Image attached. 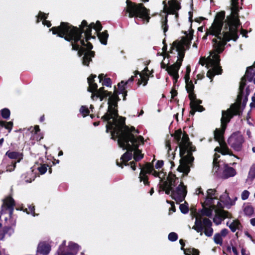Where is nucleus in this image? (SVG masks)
Listing matches in <instances>:
<instances>
[{"instance_id": "864d4df0", "label": "nucleus", "mask_w": 255, "mask_h": 255, "mask_svg": "<svg viewBox=\"0 0 255 255\" xmlns=\"http://www.w3.org/2000/svg\"><path fill=\"white\" fill-rule=\"evenodd\" d=\"M244 212L249 217L255 216V211L254 210V208H245Z\"/></svg>"}, {"instance_id": "2f4dec72", "label": "nucleus", "mask_w": 255, "mask_h": 255, "mask_svg": "<svg viewBox=\"0 0 255 255\" xmlns=\"http://www.w3.org/2000/svg\"><path fill=\"white\" fill-rule=\"evenodd\" d=\"M97 37H98L100 42L103 45L107 44V40L109 37V34L107 30H104L103 32H100L97 34Z\"/></svg>"}, {"instance_id": "7ed1b4c3", "label": "nucleus", "mask_w": 255, "mask_h": 255, "mask_svg": "<svg viewBox=\"0 0 255 255\" xmlns=\"http://www.w3.org/2000/svg\"><path fill=\"white\" fill-rule=\"evenodd\" d=\"M108 104V108L107 112L101 117V120L105 122H107L106 126V132L109 133L110 130L113 129L116 124L115 122L120 120V117L118 114V102L121 99L119 96L114 95L111 92V94L109 96Z\"/></svg>"}, {"instance_id": "412c9836", "label": "nucleus", "mask_w": 255, "mask_h": 255, "mask_svg": "<svg viewBox=\"0 0 255 255\" xmlns=\"http://www.w3.org/2000/svg\"><path fill=\"white\" fill-rule=\"evenodd\" d=\"M220 147H216L215 149V151L220 153L222 155H229L230 156H235L233 152L229 148L226 142H219Z\"/></svg>"}, {"instance_id": "3c124183", "label": "nucleus", "mask_w": 255, "mask_h": 255, "mask_svg": "<svg viewBox=\"0 0 255 255\" xmlns=\"http://www.w3.org/2000/svg\"><path fill=\"white\" fill-rule=\"evenodd\" d=\"M48 16V13H45L42 11H39L38 13V15L37 16V23L39 22V19L41 20L43 19V20H46Z\"/></svg>"}, {"instance_id": "052dcab7", "label": "nucleus", "mask_w": 255, "mask_h": 255, "mask_svg": "<svg viewBox=\"0 0 255 255\" xmlns=\"http://www.w3.org/2000/svg\"><path fill=\"white\" fill-rule=\"evenodd\" d=\"M191 72V67L190 66L187 65L186 68V73L184 76L185 80L188 81V80H190V73Z\"/></svg>"}, {"instance_id": "6ab92c4d", "label": "nucleus", "mask_w": 255, "mask_h": 255, "mask_svg": "<svg viewBox=\"0 0 255 255\" xmlns=\"http://www.w3.org/2000/svg\"><path fill=\"white\" fill-rule=\"evenodd\" d=\"M168 3L169 6L166 14H175L178 16V11L181 8L180 3L177 0H169Z\"/></svg>"}, {"instance_id": "f03ea898", "label": "nucleus", "mask_w": 255, "mask_h": 255, "mask_svg": "<svg viewBox=\"0 0 255 255\" xmlns=\"http://www.w3.org/2000/svg\"><path fill=\"white\" fill-rule=\"evenodd\" d=\"M126 118L120 117L119 120L115 122L116 126L113 129L110 130L111 139L116 140L118 138V143L119 147H125V144L129 143L130 142L131 146L134 149H137L139 147V142L144 143V138L141 135L136 136L139 133L138 129H135L133 126L128 127L126 124Z\"/></svg>"}, {"instance_id": "393cba45", "label": "nucleus", "mask_w": 255, "mask_h": 255, "mask_svg": "<svg viewBox=\"0 0 255 255\" xmlns=\"http://www.w3.org/2000/svg\"><path fill=\"white\" fill-rule=\"evenodd\" d=\"M96 77V75L92 74L87 79L89 84L88 91L92 93V94H93V92H96L95 91L98 89V85L95 82L94 80Z\"/></svg>"}, {"instance_id": "49530a36", "label": "nucleus", "mask_w": 255, "mask_h": 255, "mask_svg": "<svg viewBox=\"0 0 255 255\" xmlns=\"http://www.w3.org/2000/svg\"><path fill=\"white\" fill-rule=\"evenodd\" d=\"M184 252L185 255H199V251L193 248L186 249L184 250Z\"/></svg>"}, {"instance_id": "8fccbe9b", "label": "nucleus", "mask_w": 255, "mask_h": 255, "mask_svg": "<svg viewBox=\"0 0 255 255\" xmlns=\"http://www.w3.org/2000/svg\"><path fill=\"white\" fill-rule=\"evenodd\" d=\"M80 112L82 114L83 117L88 116L90 114V111L85 106H82L80 109Z\"/></svg>"}, {"instance_id": "79ce46f5", "label": "nucleus", "mask_w": 255, "mask_h": 255, "mask_svg": "<svg viewBox=\"0 0 255 255\" xmlns=\"http://www.w3.org/2000/svg\"><path fill=\"white\" fill-rule=\"evenodd\" d=\"M149 80V75H143L140 74V79H138L137 83V86L139 87L141 84L143 83V86H145L147 85Z\"/></svg>"}, {"instance_id": "09e8293b", "label": "nucleus", "mask_w": 255, "mask_h": 255, "mask_svg": "<svg viewBox=\"0 0 255 255\" xmlns=\"http://www.w3.org/2000/svg\"><path fill=\"white\" fill-rule=\"evenodd\" d=\"M210 66L213 67L212 69L215 72L216 75H220L222 73L223 70L222 67L220 66V64L219 65H211Z\"/></svg>"}, {"instance_id": "473e14b6", "label": "nucleus", "mask_w": 255, "mask_h": 255, "mask_svg": "<svg viewBox=\"0 0 255 255\" xmlns=\"http://www.w3.org/2000/svg\"><path fill=\"white\" fill-rule=\"evenodd\" d=\"M180 68V67L177 66L175 63H174L173 64L167 66L166 68V71H167L168 74L170 76H173V75L175 74H178V71Z\"/></svg>"}, {"instance_id": "1a4fd4ad", "label": "nucleus", "mask_w": 255, "mask_h": 255, "mask_svg": "<svg viewBox=\"0 0 255 255\" xmlns=\"http://www.w3.org/2000/svg\"><path fill=\"white\" fill-rule=\"evenodd\" d=\"M225 11H221L218 12L215 16L214 21L211 27L207 29L206 33L207 35H215L218 39H221V31L224 25V21L225 18Z\"/></svg>"}, {"instance_id": "c03bdc74", "label": "nucleus", "mask_w": 255, "mask_h": 255, "mask_svg": "<svg viewBox=\"0 0 255 255\" xmlns=\"http://www.w3.org/2000/svg\"><path fill=\"white\" fill-rule=\"evenodd\" d=\"M0 112L1 113V116L3 119L8 120L9 118L10 111L8 109L3 108L0 111Z\"/></svg>"}, {"instance_id": "58836bf2", "label": "nucleus", "mask_w": 255, "mask_h": 255, "mask_svg": "<svg viewBox=\"0 0 255 255\" xmlns=\"http://www.w3.org/2000/svg\"><path fill=\"white\" fill-rule=\"evenodd\" d=\"M133 159L135 162L140 161L143 157V154L141 153V151L137 148L134 149Z\"/></svg>"}, {"instance_id": "c9c22d12", "label": "nucleus", "mask_w": 255, "mask_h": 255, "mask_svg": "<svg viewBox=\"0 0 255 255\" xmlns=\"http://www.w3.org/2000/svg\"><path fill=\"white\" fill-rule=\"evenodd\" d=\"M229 227L232 232H235L237 230H240L242 225L239 220H235L229 224Z\"/></svg>"}, {"instance_id": "ddd939ff", "label": "nucleus", "mask_w": 255, "mask_h": 255, "mask_svg": "<svg viewBox=\"0 0 255 255\" xmlns=\"http://www.w3.org/2000/svg\"><path fill=\"white\" fill-rule=\"evenodd\" d=\"M120 147L122 148L123 150H127V151L122 155L120 158L121 161L119 162L118 160L116 161L117 165L123 168L124 165H129L128 162L132 158V152L133 151L134 148H133V146H131L130 143H127L126 144H125V147Z\"/></svg>"}, {"instance_id": "7c9ffc66", "label": "nucleus", "mask_w": 255, "mask_h": 255, "mask_svg": "<svg viewBox=\"0 0 255 255\" xmlns=\"http://www.w3.org/2000/svg\"><path fill=\"white\" fill-rule=\"evenodd\" d=\"M173 44L176 46L178 57L183 59L185 56V50L184 46L177 41H174Z\"/></svg>"}, {"instance_id": "4d7b16f0", "label": "nucleus", "mask_w": 255, "mask_h": 255, "mask_svg": "<svg viewBox=\"0 0 255 255\" xmlns=\"http://www.w3.org/2000/svg\"><path fill=\"white\" fill-rule=\"evenodd\" d=\"M125 82L124 81H122L121 82L119 83L118 84V87L119 89V91L120 93H123V92L127 91L126 86L127 85H124Z\"/></svg>"}, {"instance_id": "680f3d73", "label": "nucleus", "mask_w": 255, "mask_h": 255, "mask_svg": "<svg viewBox=\"0 0 255 255\" xmlns=\"http://www.w3.org/2000/svg\"><path fill=\"white\" fill-rule=\"evenodd\" d=\"M177 235L174 232L170 233L168 235V239L171 241H175L177 240Z\"/></svg>"}, {"instance_id": "a19ab883", "label": "nucleus", "mask_w": 255, "mask_h": 255, "mask_svg": "<svg viewBox=\"0 0 255 255\" xmlns=\"http://www.w3.org/2000/svg\"><path fill=\"white\" fill-rule=\"evenodd\" d=\"M167 18H168V15L166 14L164 18H162V21H161V24H162L161 27L163 30L164 34L165 36L166 35V32L168 30V25L167 24V22H168Z\"/></svg>"}, {"instance_id": "c85d7f7f", "label": "nucleus", "mask_w": 255, "mask_h": 255, "mask_svg": "<svg viewBox=\"0 0 255 255\" xmlns=\"http://www.w3.org/2000/svg\"><path fill=\"white\" fill-rule=\"evenodd\" d=\"M51 250V247L48 244L44 242L40 243L39 244L37 252L43 255H47Z\"/></svg>"}, {"instance_id": "4468645a", "label": "nucleus", "mask_w": 255, "mask_h": 255, "mask_svg": "<svg viewBox=\"0 0 255 255\" xmlns=\"http://www.w3.org/2000/svg\"><path fill=\"white\" fill-rule=\"evenodd\" d=\"M187 192V186L184 185L183 181H181L176 189L171 191L170 193L172 198L176 203L180 204L184 200Z\"/></svg>"}, {"instance_id": "6e6d98bb", "label": "nucleus", "mask_w": 255, "mask_h": 255, "mask_svg": "<svg viewBox=\"0 0 255 255\" xmlns=\"http://www.w3.org/2000/svg\"><path fill=\"white\" fill-rule=\"evenodd\" d=\"M101 83L103 86L110 87L112 86V82L110 78H105Z\"/></svg>"}, {"instance_id": "dca6fc26", "label": "nucleus", "mask_w": 255, "mask_h": 255, "mask_svg": "<svg viewBox=\"0 0 255 255\" xmlns=\"http://www.w3.org/2000/svg\"><path fill=\"white\" fill-rule=\"evenodd\" d=\"M244 139L242 135L233 133L228 140V144L237 151H240L242 149Z\"/></svg>"}, {"instance_id": "aec40b11", "label": "nucleus", "mask_w": 255, "mask_h": 255, "mask_svg": "<svg viewBox=\"0 0 255 255\" xmlns=\"http://www.w3.org/2000/svg\"><path fill=\"white\" fill-rule=\"evenodd\" d=\"M95 92H93V94L91 95V98L93 100H96L99 98L101 101H102L111 94V92L105 90L104 87L98 89Z\"/></svg>"}, {"instance_id": "423d86ee", "label": "nucleus", "mask_w": 255, "mask_h": 255, "mask_svg": "<svg viewBox=\"0 0 255 255\" xmlns=\"http://www.w3.org/2000/svg\"><path fill=\"white\" fill-rule=\"evenodd\" d=\"M126 3L125 10L128 13L129 18L139 17L146 23L149 22L150 10L145 7L142 3H136L130 0H127Z\"/></svg>"}, {"instance_id": "6e6552de", "label": "nucleus", "mask_w": 255, "mask_h": 255, "mask_svg": "<svg viewBox=\"0 0 255 255\" xmlns=\"http://www.w3.org/2000/svg\"><path fill=\"white\" fill-rule=\"evenodd\" d=\"M232 13L230 15L227 16L225 20L224 30H232L238 32V29L241 25V22L239 18V4H232Z\"/></svg>"}, {"instance_id": "774afa93", "label": "nucleus", "mask_w": 255, "mask_h": 255, "mask_svg": "<svg viewBox=\"0 0 255 255\" xmlns=\"http://www.w3.org/2000/svg\"><path fill=\"white\" fill-rule=\"evenodd\" d=\"M190 108L191 110L189 112V115L193 116L195 115L196 112L197 111L196 109H195V107L193 106V104H190Z\"/></svg>"}, {"instance_id": "b1692460", "label": "nucleus", "mask_w": 255, "mask_h": 255, "mask_svg": "<svg viewBox=\"0 0 255 255\" xmlns=\"http://www.w3.org/2000/svg\"><path fill=\"white\" fill-rule=\"evenodd\" d=\"M189 140L188 134L186 132H184L182 137L181 141H180L179 146L180 147V155L182 157L185 153L186 148V144Z\"/></svg>"}, {"instance_id": "13d9d810", "label": "nucleus", "mask_w": 255, "mask_h": 255, "mask_svg": "<svg viewBox=\"0 0 255 255\" xmlns=\"http://www.w3.org/2000/svg\"><path fill=\"white\" fill-rule=\"evenodd\" d=\"M187 93H188V98L190 100V104L192 105L194 101L196 99V95L194 91Z\"/></svg>"}, {"instance_id": "cd10ccee", "label": "nucleus", "mask_w": 255, "mask_h": 255, "mask_svg": "<svg viewBox=\"0 0 255 255\" xmlns=\"http://www.w3.org/2000/svg\"><path fill=\"white\" fill-rule=\"evenodd\" d=\"M15 206V200L11 195H9L2 199V204L1 207H14Z\"/></svg>"}, {"instance_id": "72a5a7b5", "label": "nucleus", "mask_w": 255, "mask_h": 255, "mask_svg": "<svg viewBox=\"0 0 255 255\" xmlns=\"http://www.w3.org/2000/svg\"><path fill=\"white\" fill-rule=\"evenodd\" d=\"M87 27H90V30L94 29L96 30L97 34L101 32L103 26L99 21H97L96 23L91 22L90 24H88L87 22Z\"/></svg>"}, {"instance_id": "f704fd0d", "label": "nucleus", "mask_w": 255, "mask_h": 255, "mask_svg": "<svg viewBox=\"0 0 255 255\" xmlns=\"http://www.w3.org/2000/svg\"><path fill=\"white\" fill-rule=\"evenodd\" d=\"M0 126L1 127L4 128L6 129L8 132H10L13 126V123L12 121L6 122L0 120Z\"/></svg>"}, {"instance_id": "37998d69", "label": "nucleus", "mask_w": 255, "mask_h": 255, "mask_svg": "<svg viewBox=\"0 0 255 255\" xmlns=\"http://www.w3.org/2000/svg\"><path fill=\"white\" fill-rule=\"evenodd\" d=\"M186 86L185 88L187 92H192L194 91V85L193 84V82L190 80H185Z\"/></svg>"}, {"instance_id": "de8ad7c7", "label": "nucleus", "mask_w": 255, "mask_h": 255, "mask_svg": "<svg viewBox=\"0 0 255 255\" xmlns=\"http://www.w3.org/2000/svg\"><path fill=\"white\" fill-rule=\"evenodd\" d=\"M182 132L181 129H178L175 130L174 133L172 135V136L174 137V138L176 141V142L179 144V142L181 140V136L182 135Z\"/></svg>"}, {"instance_id": "0e129e2a", "label": "nucleus", "mask_w": 255, "mask_h": 255, "mask_svg": "<svg viewBox=\"0 0 255 255\" xmlns=\"http://www.w3.org/2000/svg\"><path fill=\"white\" fill-rule=\"evenodd\" d=\"M215 75L216 74L213 69L209 70L207 73V76L211 80H213Z\"/></svg>"}, {"instance_id": "39448f33", "label": "nucleus", "mask_w": 255, "mask_h": 255, "mask_svg": "<svg viewBox=\"0 0 255 255\" xmlns=\"http://www.w3.org/2000/svg\"><path fill=\"white\" fill-rule=\"evenodd\" d=\"M218 194L216 190L209 189L207 191V196L204 202L202 204V207H224L221 204L222 202L226 206H233L235 204V201L230 198L227 191L221 195L220 199L218 198Z\"/></svg>"}, {"instance_id": "69168bd1", "label": "nucleus", "mask_w": 255, "mask_h": 255, "mask_svg": "<svg viewBox=\"0 0 255 255\" xmlns=\"http://www.w3.org/2000/svg\"><path fill=\"white\" fill-rule=\"evenodd\" d=\"M250 195V192L248 190H244L241 195L242 199L244 200L248 198Z\"/></svg>"}, {"instance_id": "bb28decb", "label": "nucleus", "mask_w": 255, "mask_h": 255, "mask_svg": "<svg viewBox=\"0 0 255 255\" xmlns=\"http://www.w3.org/2000/svg\"><path fill=\"white\" fill-rule=\"evenodd\" d=\"M228 233V230L226 229H223L220 233H217L214 235V241L216 244L222 245L223 239Z\"/></svg>"}, {"instance_id": "a878e982", "label": "nucleus", "mask_w": 255, "mask_h": 255, "mask_svg": "<svg viewBox=\"0 0 255 255\" xmlns=\"http://www.w3.org/2000/svg\"><path fill=\"white\" fill-rule=\"evenodd\" d=\"M236 171L233 167L229 166L227 164H225L224 169L223 171L224 178L227 179L229 177H233L236 175Z\"/></svg>"}, {"instance_id": "5701e85b", "label": "nucleus", "mask_w": 255, "mask_h": 255, "mask_svg": "<svg viewBox=\"0 0 255 255\" xmlns=\"http://www.w3.org/2000/svg\"><path fill=\"white\" fill-rule=\"evenodd\" d=\"M227 128L225 126H221V128H216L214 131V139L218 142H225L224 134Z\"/></svg>"}, {"instance_id": "ea45409f", "label": "nucleus", "mask_w": 255, "mask_h": 255, "mask_svg": "<svg viewBox=\"0 0 255 255\" xmlns=\"http://www.w3.org/2000/svg\"><path fill=\"white\" fill-rule=\"evenodd\" d=\"M190 30L189 31V36L187 37H183L184 39V44H186L188 47H189L191 42V40L193 39V35L194 33V30L191 28H190Z\"/></svg>"}, {"instance_id": "2eb2a0df", "label": "nucleus", "mask_w": 255, "mask_h": 255, "mask_svg": "<svg viewBox=\"0 0 255 255\" xmlns=\"http://www.w3.org/2000/svg\"><path fill=\"white\" fill-rule=\"evenodd\" d=\"M66 241H64L58 250V255H76L79 250V246L76 244L70 242L68 247L65 248Z\"/></svg>"}, {"instance_id": "bf43d9fd", "label": "nucleus", "mask_w": 255, "mask_h": 255, "mask_svg": "<svg viewBox=\"0 0 255 255\" xmlns=\"http://www.w3.org/2000/svg\"><path fill=\"white\" fill-rule=\"evenodd\" d=\"M23 209V212H26L27 214H30L33 216H35V212L34 208H21ZM37 215V214H36Z\"/></svg>"}, {"instance_id": "338daca9", "label": "nucleus", "mask_w": 255, "mask_h": 255, "mask_svg": "<svg viewBox=\"0 0 255 255\" xmlns=\"http://www.w3.org/2000/svg\"><path fill=\"white\" fill-rule=\"evenodd\" d=\"M164 164V161L162 160H158L155 165V167L156 169H159L160 168H161L163 165Z\"/></svg>"}, {"instance_id": "e433bc0d", "label": "nucleus", "mask_w": 255, "mask_h": 255, "mask_svg": "<svg viewBox=\"0 0 255 255\" xmlns=\"http://www.w3.org/2000/svg\"><path fill=\"white\" fill-rule=\"evenodd\" d=\"M138 178L139 181L140 182H143L145 186H150V182L149 181L148 176L147 175L143 174V171L140 172Z\"/></svg>"}, {"instance_id": "f257e3e1", "label": "nucleus", "mask_w": 255, "mask_h": 255, "mask_svg": "<svg viewBox=\"0 0 255 255\" xmlns=\"http://www.w3.org/2000/svg\"><path fill=\"white\" fill-rule=\"evenodd\" d=\"M53 34L63 38L70 43L72 50L77 51L79 57L82 56V64L89 66L92 58L95 56V52L92 51V44L89 42L91 39L96 38L92 35L90 27H87V21L83 20L79 27L74 26L67 22H61L58 26H53L49 29Z\"/></svg>"}, {"instance_id": "5fc2aeb1", "label": "nucleus", "mask_w": 255, "mask_h": 255, "mask_svg": "<svg viewBox=\"0 0 255 255\" xmlns=\"http://www.w3.org/2000/svg\"><path fill=\"white\" fill-rule=\"evenodd\" d=\"M48 165L45 164H41L40 166L38 167L37 169L41 174H44L47 170Z\"/></svg>"}, {"instance_id": "4c0bfd02", "label": "nucleus", "mask_w": 255, "mask_h": 255, "mask_svg": "<svg viewBox=\"0 0 255 255\" xmlns=\"http://www.w3.org/2000/svg\"><path fill=\"white\" fill-rule=\"evenodd\" d=\"M5 155L7 156L10 159H21V158H20L21 154L17 151H10L8 150L6 152Z\"/></svg>"}, {"instance_id": "9d476101", "label": "nucleus", "mask_w": 255, "mask_h": 255, "mask_svg": "<svg viewBox=\"0 0 255 255\" xmlns=\"http://www.w3.org/2000/svg\"><path fill=\"white\" fill-rule=\"evenodd\" d=\"M242 99L241 98L239 99L237 96L236 103L232 104L231 108L226 111H222V116L221 119V126H225L227 128V124L230 122L234 116L242 115V110H240Z\"/></svg>"}, {"instance_id": "9b49d317", "label": "nucleus", "mask_w": 255, "mask_h": 255, "mask_svg": "<svg viewBox=\"0 0 255 255\" xmlns=\"http://www.w3.org/2000/svg\"><path fill=\"white\" fill-rule=\"evenodd\" d=\"M255 66H251L247 68L245 75L241 78L239 88L238 97L239 99L243 98L244 90L246 86L247 81L252 82L255 76V69H254Z\"/></svg>"}, {"instance_id": "a211bd4d", "label": "nucleus", "mask_w": 255, "mask_h": 255, "mask_svg": "<svg viewBox=\"0 0 255 255\" xmlns=\"http://www.w3.org/2000/svg\"><path fill=\"white\" fill-rule=\"evenodd\" d=\"M194 157L192 152H188L187 154L180 159L181 161H184L183 173L187 175L190 171V167L193 165Z\"/></svg>"}, {"instance_id": "a18cd8bd", "label": "nucleus", "mask_w": 255, "mask_h": 255, "mask_svg": "<svg viewBox=\"0 0 255 255\" xmlns=\"http://www.w3.org/2000/svg\"><path fill=\"white\" fill-rule=\"evenodd\" d=\"M20 161V159H18L17 160V161H11L10 164H8L6 166V171H7V172H11V171H14L15 168V167H16V163L17 162H19Z\"/></svg>"}, {"instance_id": "e2e57ef3", "label": "nucleus", "mask_w": 255, "mask_h": 255, "mask_svg": "<svg viewBox=\"0 0 255 255\" xmlns=\"http://www.w3.org/2000/svg\"><path fill=\"white\" fill-rule=\"evenodd\" d=\"M248 100V97H247V96H245L243 99V102H242V100H241L240 110H242V112L246 107Z\"/></svg>"}, {"instance_id": "f8f14e48", "label": "nucleus", "mask_w": 255, "mask_h": 255, "mask_svg": "<svg viewBox=\"0 0 255 255\" xmlns=\"http://www.w3.org/2000/svg\"><path fill=\"white\" fill-rule=\"evenodd\" d=\"M178 183V178L172 172H170L167 178V181H164L160 185V189L165 191V194L169 195L171 191L173 190Z\"/></svg>"}, {"instance_id": "0eeeda50", "label": "nucleus", "mask_w": 255, "mask_h": 255, "mask_svg": "<svg viewBox=\"0 0 255 255\" xmlns=\"http://www.w3.org/2000/svg\"><path fill=\"white\" fill-rule=\"evenodd\" d=\"M223 31L220 34L221 39L218 41L217 39L214 38L212 40L213 43V47L214 50L213 52L218 53V54L222 53L225 49V46L226 45L227 42L233 39L236 41L238 38V33L235 32V33L232 30H225Z\"/></svg>"}, {"instance_id": "4be33fe9", "label": "nucleus", "mask_w": 255, "mask_h": 255, "mask_svg": "<svg viewBox=\"0 0 255 255\" xmlns=\"http://www.w3.org/2000/svg\"><path fill=\"white\" fill-rule=\"evenodd\" d=\"M220 54L216 52H210V55L212 56L211 58L210 56L207 58L208 63L207 64L206 67L208 68L210 66L219 65L220 64Z\"/></svg>"}, {"instance_id": "f3484780", "label": "nucleus", "mask_w": 255, "mask_h": 255, "mask_svg": "<svg viewBox=\"0 0 255 255\" xmlns=\"http://www.w3.org/2000/svg\"><path fill=\"white\" fill-rule=\"evenodd\" d=\"M215 217L213 218V221L216 225L221 223L222 221L226 218H231V214L223 210V208H215Z\"/></svg>"}, {"instance_id": "20e7f679", "label": "nucleus", "mask_w": 255, "mask_h": 255, "mask_svg": "<svg viewBox=\"0 0 255 255\" xmlns=\"http://www.w3.org/2000/svg\"><path fill=\"white\" fill-rule=\"evenodd\" d=\"M196 208H191V214L193 217L196 218V221L193 229L197 232L200 233L202 235V231L204 230V234L208 237H211L213 233V230L212 228V222L208 219L205 218L202 222L200 218L203 216H210L212 212L211 208H202L200 212L197 211Z\"/></svg>"}, {"instance_id": "603ef678", "label": "nucleus", "mask_w": 255, "mask_h": 255, "mask_svg": "<svg viewBox=\"0 0 255 255\" xmlns=\"http://www.w3.org/2000/svg\"><path fill=\"white\" fill-rule=\"evenodd\" d=\"M248 178L250 179L251 180L255 178V166H252L250 168L248 174Z\"/></svg>"}, {"instance_id": "c756f323", "label": "nucleus", "mask_w": 255, "mask_h": 255, "mask_svg": "<svg viewBox=\"0 0 255 255\" xmlns=\"http://www.w3.org/2000/svg\"><path fill=\"white\" fill-rule=\"evenodd\" d=\"M140 172L143 171V173L145 174H150L154 170V166L152 163L146 162L143 166H142L141 164H139Z\"/></svg>"}]
</instances>
